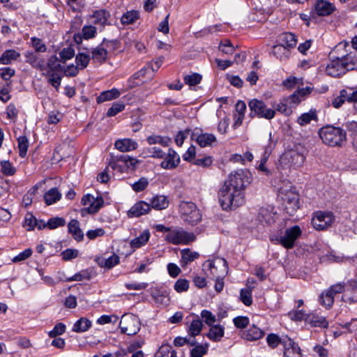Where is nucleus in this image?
I'll return each mask as SVG.
<instances>
[{
	"instance_id": "1",
	"label": "nucleus",
	"mask_w": 357,
	"mask_h": 357,
	"mask_svg": "<svg viewBox=\"0 0 357 357\" xmlns=\"http://www.w3.org/2000/svg\"><path fill=\"white\" fill-rule=\"evenodd\" d=\"M252 180V174L248 169H238L229 175L218 192L223 210L234 209L244 204V191Z\"/></svg>"
},
{
	"instance_id": "2",
	"label": "nucleus",
	"mask_w": 357,
	"mask_h": 357,
	"mask_svg": "<svg viewBox=\"0 0 357 357\" xmlns=\"http://www.w3.org/2000/svg\"><path fill=\"white\" fill-rule=\"evenodd\" d=\"M319 135L322 142L331 146H342L347 140L346 132L332 126L321 128Z\"/></svg>"
},
{
	"instance_id": "3",
	"label": "nucleus",
	"mask_w": 357,
	"mask_h": 357,
	"mask_svg": "<svg viewBox=\"0 0 357 357\" xmlns=\"http://www.w3.org/2000/svg\"><path fill=\"white\" fill-rule=\"evenodd\" d=\"M165 240L173 245H187L193 242L196 236L192 232H188L181 227L172 228L169 234H167Z\"/></svg>"
},
{
	"instance_id": "4",
	"label": "nucleus",
	"mask_w": 357,
	"mask_h": 357,
	"mask_svg": "<svg viewBox=\"0 0 357 357\" xmlns=\"http://www.w3.org/2000/svg\"><path fill=\"white\" fill-rule=\"evenodd\" d=\"M250 116L271 120L275 116V110L268 108L265 102L257 99H252L248 103Z\"/></svg>"
},
{
	"instance_id": "5",
	"label": "nucleus",
	"mask_w": 357,
	"mask_h": 357,
	"mask_svg": "<svg viewBox=\"0 0 357 357\" xmlns=\"http://www.w3.org/2000/svg\"><path fill=\"white\" fill-rule=\"evenodd\" d=\"M280 194L283 201L284 210L288 214L292 215L300 207L298 194L292 188L280 189Z\"/></svg>"
},
{
	"instance_id": "6",
	"label": "nucleus",
	"mask_w": 357,
	"mask_h": 357,
	"mask_svg": "<svg viewBox=\"0 0 357 357\" xmlns=\"http://www.w3.org/2000/svg\"><path fill=\"white\" fill-rule=\"evenodd\" d=\"M56 61L55 57L51 58L47 62V66L45 67V71L41 72L43 75L48 77V82L58 90L61 81V77L58 73L62 70V66Z\"/></svg>"
},
{
	"instance_id": "7",
	"label": "nucleus",
	"mask_w": 357,
	"mask_h": 357,
	"mask_svg": "<svg viewBox=\"0 0 357 357\" xmlns=\"http://www.w3.org/2000/svg\"><path fill=\"white\" fill-rule=\"evenodd\" d=\"M179 211L185 221L195 225L201 220L202 215L197 206L191 202H182L179 205Z\"/></svg>"
},
{
	"instance_id": "8",
	"label": "nucleus",
	"mask_w": 357,
	"mask_h": 357,
	"mask_svg": "<svg viewBox=\"0 0 357 357\" xmlns=\"http://www.w3.org/2000/svg\"><path fill=\"white\" fill-rule=\"evenodd\" d=\"M204 268H207L214 278H224L227 273V264L226 260L217 258L213 260H207L203 264Z\"/></svg>"
},
{
	"instance_id": "9",
	"label": "nucleus",
	"mask_w": 357,
	"mask_h": 357,
	"mask_svg": "<svg viewBox=\"0 0 357 357\" xmlns=\"http://www.w3.org/2000/svg\"><path fill=\"white\" fill-rule=\"evenodd\" d=\"M139 319L133 314L123 315L120 321V328L123 333L133 335L140 330Z\"/></svg>"
},
{
	"instance_id": "10",
	"label": "nucleus",
	"mask_w": 357,
	"mask_h": 357,
	"mask_svg": "<svg viewBox=\"0 0 357 357\" xmlns=\"http://www.w3.org/2000/svg\"><path fill=\"white\" fill-rule=\"evenodd\" d=\"M335 221V217L331 212H317L312 219L313 227L318 231H322L331 227Z\"/></svg>"
},
{
	"instance_id": "11",
	"label": "nucleus",
	"mask_w": 357,
	"mask_h": 357,
	"mask_svg": "<svg viewBox=\"0 0 357 357\" xmlns=\"http://www.w3.org/2000/svg\"><path fill=\"white\" fill-rule=\"evenodd\" d=\"M302 231L299 226L295 225L287 229L283 236L280 238V243L287 249L294 246L295 241L301 236Z\"/></svg>"
},
{
	"instance_id": "12",
	"label": "nucleus",
	"mask_w": 357,
	"mask_h": 357,
	"mask_svg": "<svg viewBox=\"0 0 357 357\" xmlns=\"http://www.w3.org/2000/svg\"><path fill=\"white\" fill-rule=\"evenodd\" d=\"M351 65L347 66V63L344 62V59L342 58H337L332 60L326 66V72L327 75L337 77L345 74L348 71V68H351Z\"/></svg>"
},
{
	"instance_id": "13",
	"label": "nucleus",
	"mask_w": 357,
	"mask_h": 357,
	"mask_svg": "<svg viewBox=\"0 0 357 357\" xmlns=\"http://www.w3.org/2000/svg\"><path fill=\"white\" fill-rule=\"evenodd\" d=\"M305 156L296 151H289L284 153L281 157L280 162L281 164H284V165L289 166H294L299 167L305 161Z\"/></svg>"
},
{
	"instance_id": "14",
	"label": "nucleus",
	"mask_w": 357,
	"mask_h": 357,
	"mask_svg": "<svg viewBox=\"0 0 357 357\" xmlns=\"http://www.w3.org/2000/svg\"><path fill=\"white\" fill-rule=\"evenodd\" d=\"M103 203L104 201L101 197H94L89 194L84 195L82 199V204L87 206L84 210L91 214L97 213L102 206Z\"/></svg>"
},
{
	"instance_id": "15",
	"label": "nucleus",
	"mask_w": 357,
	"mask_h": 357,
	"mask_svg": "<svg viewBox=\"0 0 357 357\" xmlns=\"http://www.w3.org/2000/svg\"><path fill=\"white\" fill-rule=\"evenodd\" d=\"M291 53L292 50L282 46L275 42V44L272 46L269 54L280 62H287L290 59Z\"/></svg>"
},
{
	"instance_id": "16",
	"label": "nucleus",
	"mask_w": 357,
	"mask_h": 357,
	"mask_svg": "<svg viewBox=\"0 0 357 357\" xmlns=\"http://www.w3.org/2000/svg\"><path fill=\"white\" fill-rule=\"evenodd\" d=\"M161 163L160 167L165 169H172L176 168L180 163V157L177 153L172 149H169L167 153H165V156Z\"/></svg>"
},
{
	"instance_id": "17",
	"label": "nucleus",
	"mask_w": 357,
	"mask_h": 357,
	"mask_svg": "<svg viewBox=\"0 0 357 357\" xmlns=\"http://www.w3.org/2000/svg\"><path fill=\"white\" fill-rule=\"evenodd\" d=\"M275 42L293 50L298 43V38L294 33L283 32L277 36Z\"/></svg>"
},
{
	"instance_id": "18",
	"label": "nucleus",
	"mask_w": 357,
	"mask_h": 357,
	"mask_svg": "<svg viewBox=\"0 0 357 357\" xmlns=\"http://www.w3.org/2000/svg\"><path fill=\"white\" fill-rule=\"evenodd\" d=\"M150 210L151 206L149 204L144 201H140L130 208L128 211V215L129 217H139L148 213Z\"/></svg>"
},
{
	"instance_id": "19",
	"label": "nucleus",
	"mask_w": 357,
	"mask_h": 357,
	"mask_svg": "<svg viewBox=\"0 0 357 357\" xmlns=\"http://www.w3.org/2000/svg\"><path fill=\"white\" fill-rule=\"evenodd\" d=\"M109 42L103 40L102 43L91 51V58L93 61L98 63H103L107 60V51L106 47L108 46Z\"/></svg>"
},
{
	"instance_id": "20",
	"label": "nucleus",
	"mask_w": 357,
	"mask_h": 357,
	"mask_svg": "<svg viewBox=\"0 0 357 357\" xmlns=\"http://www.w3.org/2000/svg\"><path fill=\"white\" fill-rule=\"evenodd\" d=\"M137 143L132 139L125 138L118 139L114 143V146L121 152H129L137 148Z\"/></svg>"
},
{
	"instance_id": "21",
	"label": "nucleus",
	"mask_w": 357,
	"mask_h": 357,
	"mask_svg": "<svg viewBox=\"0 0 357 357\" xmlns=\"http://www.w3.org/2000/svg\"><path fill=\"white\" fill-rule=\"evenodd\" d=\"M314 9L319 16H326L334 11L335 6L328 1L319 0L314 6Z\"/></svg>"
},
{
	"instance_id": "22",
	"label": "nucleus",
	"mask_w": 357,
	"mask_h": 357,
	"mask_svg": "<svg viewBox=\"0 0 357 357\" xmlns=\"http://www.w3.org/2000/svg\"><path fill=\"white\" fill-rule=\"evenodd\" d=\"M224 335L225 327L220 324H213L210 326V328L206 336L213 342H219L224 337Z\"/></svg>"
},
{
	"instance_id": "23",
	"label": "nucleus",
	"mask_w": 357,
	"mask_h": 357,
	"mask_svg": "<svg viewBox=\"0 0 357 357\" xmlns=\"http://www.w3.org/2000/svg\"><path fill=\"white\" fill-rule=\"evenodd\" d=\"M96 34V28L92 25H85L82 29V33H77L74 36L75 40L77 43H80L82 38L90 39L94 38Z\"/></svg>"
},
{
	"instance_id": "24",
	"label": "nucleus",
	"mask_w": 357,
	"mask_h": 357,
	"mask_svg": "<svg viewBox=\"0 0 357 357\" xmlns=\"http://www.w3.org/2000/svg\"><path fill=\"white\" fill-rule=\"evenodd\" d=\"M264 335V332L255 325L242 333V337L248 341H255L261 338Z\"/></svg>"
},
{
	"instance_id": "25",
	"label": "nucleus",
	"mask_w": 357,
	"mask_h": 357,
	"mask_svg": "<svg viewBox=\"0 0 357 357\" xmlns=\"http://www.w3.org/2000/svg\"><path fill=\"white\" fill-rule=\"evenodd\" d=\"M285 357H302L300 347L292 340L289 339L288 343L284 344Z\"/></svg>"
},
{
	"instance_id": "26",
	"label": "nucleus",
	"mask_w": 357,
	"mask_h": 357,
	"mask_svg": "<svg viewBox=\"0 0 357 357\" xmlns=\"http://www.w3.org/2000/svg\"><path fill=\"white\" fill-rule=\"evenodd\" d=\"M26 62L30 63L33 68L39 70L40 71H45V66L44 61L39 59L38 55L32 52H27L25 53Z\"/></svg>"
},
{
	"instance_id": "27",
	"label": "nucleus",
	"mask_w": 357,
	"mask_h": 357,
	"mask_svg": "<svg viewBox=\"0 0 357 357\" xmlns=\"http://www.w3.org/2000/svg\"><path fill=\"white\" fill-rule=\"evenodd\" d=\"M305 321L312 327L327 328L328 322L326 318L314 314H308L305 318Z\"/></svg>"
},
{
	"instance_id": "28",
	"label": "nucleus",
	"mask_w": 357,
	"mask_h": 357,
	"mask_svg": "<svg viewBox=\"0 0 357 357\" xmlns=\"http://www.w3.org/2000/svg\"><path fill=\"white\" fill-rule=\"evenodd\" d=\"M196 137V142L201 147L211 146L213 143L216 142V137L211 133H201L196 136L192 135V137Z\"/></svg>"
},
{
	"instance_id": "29",
	"label": "nucleus",
	"mask_w": 357,
	"mask_h": 357,
	"mask_svg": "<svg viewBox=\"0 0 357 357\" xmlns=\"http://www.w3.org/2000/svg\"><path fill=\"white\" fill-rule=\"evenodd\" d=\"M68 232L72 234L74 239L80 241L84 238V234L79 227L78 220H71L68 225Z\"/></svg>"
},
{
	"instance_id": "30",
	"label": "nucleus",
	"mask_w": 357,
	"mask_h": 357,
	"mask_svg": "<svg viewBox=\"0 0 357 357\" xmlns=\"http://www.w3.org/2000/svg\"><path fill=\"white\" fill-rule=\"evenodd\" d=\"M92 17L94 18V23L96 24H99L102 26H104L108 24L107 22L110 17V13L109 11L105 9H100L95 10L93 13Z\"/></svg>"
},
{
	"instance_id": "31",
	"label": "nucleus",
	"mask_w": 357,
	"mask_h": 357,
	"mask_svg": "<svg viewBox=\"0 0 357 357\" xmlns=\"http://www.w3.org/2000/svg\"><path fill=\"white\" fill-rule=\"evenodd\" d=\"M20 57V53L15 50H6L0 56V64L8 65Z\"/></svg>"
},
{
	"instance_id": "32",
	"label": "nucleus",
	"mask_w": 357,
	"mask_h": 357,
	"mask_svg": "<svg viewBox=\"0 0 357 357\" xmlns=\"http://www.w3.org/2000/svg\"><path fill=\"white\" fill-rule=\"evenodd\" d=\"M310 92V89L308 87L298 89L292 95L285 98V101L288 102L289 105H298L301 101V98Z\"/></svg>"
},
{
	"instance_id": "33",
	"label": "nucleus",
	"mask_w": 357,
	"mask_h": 357,
	"mask_svg": "<svg viewBox=\"0 0 357 357\" xmlns=\"http://www.w3.org/2000/svg\"><path fill=\"white\" fill-rule=\"evenodd\" d=\"M169 201L164 195H156L151 201L150 206L157 210H162L167 208Z\"/></svg>"
},
{
	"instance_id": "34",
	"label": "nucleus",
	"mask_w": 357,
	"mask_h": 357,
	"mask_svg": "<svg viewBox=\"0 0 357 357\" xmlns=\"http://www.w3.org/2000/svg\"><path fill=\"white\" fill-rule=\"evenodd\" d=\"M312 121H317V114L316 110H310L308 112L302 114L297 119V123L305 126L309 124Z\"/></svg>"
},
{
	"instance_id": "35",
	"label": "nucleus",
	"mask_w": 357,
	"mask_h": 357,
	"mask_svg": "<svg viewBox=\"0 0 357 357\" xmlns=\"http://www.w3.org/2000/svg\"><path fill=\"white\" fill-rule=\"evenodd\" d=\"M91 327V321L86 317H82L73 325V331L76 333H84Z\"/></svg>"
},
{
	"instance_id": "36",
	"label": "nucleus",
	"mask_w": 357,
	"mask_h": 357,
	"mask_svg": "<svg viewBox=\"0 0 357 357\" xmlns=\"http://www.w3.org/2000/svg\"><path fill=\"white\" fill-rule=\"evenodd\" d=\"M120 96V92L116 89H112L111 90H107L102 92L100 95L97 98L98 103H102L105 101L111 100L115 98H119Z\"/></svg>"
},
{
	"instance_id": "37",
	"label": "nucleus",
	"mask_w": 357,
	"mask_h": 357,
	"mask_svg": "<svg viewBox=\"0 0 357 357\" xmlns=\"http://www.w3.org/2000/svg\"><path fill=\"white\" fill-rule=\"evenodd\" d=\"M150 238V233L149 230H144L139 236L132 239L130 242V245L132 248H139L144 245Z\"/></svg>"
},
{
	"instance_id": "38",
	"label": "nucleus",
	"mask_w": 357,
	"mask_h": 357,
	"mask_svg": "<svg viewBox=\"0 0 357 357\" xmlns=\"http://www.w3.org/2000/svg\"><path fill=\"white\" fill-rule=\"evenodd\" d=\"M203 323L198 317H197L195 319L192 320L189 326L188 335L191 338L195 339V337L201 333Z\"/></svg>"
},
{
	"instance_id": "39",
	"label": "nucleus",
	"mask_w": 357,
	"mask_h": 357,
	"mask_svg": "<svg viewBox=\"0 0 357 357\" xmlns=\"http://www.w3.org/2000/svg\"><path fill=\"white\" fill-rule=\"evenodd\" d=\"M61 197L57 188H51L44 195V199L47 205H51L59 201Z\"/></svg>"
},
{
	"instance_id": "40",
	"label": "nucleus",
	"mask_w": 357,
	"mask_h": 357,
	"mask_svg": "<svg viewBox=\"0 0 357 357\" xmlns=\"http://www.w3.org/2000/svg\"><path fill=\"white\" fill-rule=\"evenodd\" d=\"M139 18V12L135 10H132L127 11L122 15L121 22L124 25H128L135 23Z\"/></svg>"
},
{
	"instance_id": "41",
	"label": "nucleus",
	"mask_w": 357,
	"mask_h": 357,
	"mask_svg": "<svg viewBox=\"0 0 357 357\" xmlns=\"http://www.w3.org/2000/svg\"><path fill=\"white\" fill-rule=\"evenodd\" d=\"M275 214L266 208H261L259 213L258 219L262 223L271 225L275 222Z\"/></svg>"
},
{
	"instance_id": "42",
	"label": "nucleus",
	"mask_w": 357,
	"mask_h": 357,
	"mask_svg": "<svg viewBox=\"0 0 357 357\" xmlns=\"http://www.w3.org/2000/svg\"><path fill=\"white\" fill-rule=\"evenodd\" d=\"M146 140L150 145L159 144L163 146H167L170 142V139L169 137H162L160 135L149 136Z\"/></svg>"
},
{
	"instance_id": "43",
	"label": "nucleus",
	"mask_w": 357,
	"mask_h": 357,
	"mask_svg": "<svg viewBox=\"0 0 357 357\" xmlns=\"http://www.w3.org/2000/svg\"><path fill=\"white\" fill-rule=\"evenodd\" d=\"M181 254V262L186 265L188 263L194 261L199 257V254L196 252H192L189 249L182 250Z\"/></svg>"
},
{
	"instance_id": "44",
	"label": "nucleus",
	"mask_w": 357,
	"mask_h": 357,
	"mask_svg": "<svg viewBox=\"0 0 357 357\" xmlns=\"http://www.w3.org/2000/svg\"><path fill=\"white\" fill-rule=\"evenodd\" d=\"M17 145L19 149V155L22 158H24L26 155L28 147H29V140L26 136H20L17 139Z\"/></svg>"
},
{
	"instance_id": "45",
	"label": "nucleus",
	"mask_w": 357,
	"mask_h": 357,
	"mask_svg": "<svg viewBox=\"0 0 357 357\" xmlns=\"http://www.w3.org/2000/svg\"><path fill=\"white\" fill-rule=\"evenodd\" d=\"M1 171L5 176H13L16 172L15 167L9 160H3L0 163Z\"/></svg>"
},
{
	"instance_id": "46",
	"label": "nucleus",
	"mask_w": 357,
	"mask_h": 357,
	"mask_svg": "<svg viewBox=\"0 0 357 357\" xmlns=\"http://www.w3.org/2000/svg\"><path fill=\"white\" fill-rule=\"evenodd\" d=\"M119 263V257L115 254L112 255L107 259H102L99 264L102 267H105L107 268H112L114 266L117 265Z\"/></svg>"
},
{
	"instance_id": "47",
	"label": "nucleus",
	"mask_w": 357,
	"mask_h": 357,
	"mask_svg": "<svg viewBox=\"0 0 357 357\" xmlns=\"http://www.w3.org/2000/svg\"><path fill=\"white\" fill-rule=\"evenodd\" d=\"M208 344H205L196 345L191 351V357H203L208 351Z\"/></svg>"
},
{
	"instance_id": "48",
	"label": "nucleus",
	"mask_w": 357,
	"mask_h": 357,
	"mask_svg": "<svg viewBox=\"0 0 357 357\" xmlns=\"http://www.w3.org/2000/svg\"><path fill=\"white\" fill-rule=\"evenodd\" d=\"M65 224V219L61 217L51 218L47 222V228L50 229H55L58 227L64 226Z\"/></svg>"
},
{
	"instance_id": "49",
	"label": "nucleus",
	"mask_w": 357,
	"mask_h": 357,
	"mask_svg": "<svg viewBox=\"0 0 357 357\" xmlns=\"http://www.w3.org/2000/svg\"><path fill=\"white\" fill-rule=\"evenodd\" d=\"M240 299L247 306L252 305V289H242L240 292Z\"/></svg>"
},
{
	"instance_id": "50",
	"label": "nucleus",
	"mask_w": 357,
	"mask_h": 357,
	"mask_svg": "<svg viewBox=\"0 0 357 357\" xmlns=\"http://www.w3.org/2000/svg\"><path fill=\"white\" fill-rule=\"evenodd\" d=\"M184 82L190 86H195L200 83L202 80V76L198 73H192L190 75H186L183 77Z\"/></svg>"
},
{
	"instance_id": "51",
	"label": "nucleus",
	"mask_w": 357,
	"mask_h": 357,
	"mask_svg": "<svg viewBox=\"0 0 357 357\" xmlns=\"http://www.w3.org/2000/svg\"><path fill=\"white\" fill-rule=\"evenodd\" d=\"M266 342H267L268 345L270 347H271L272 349L276 348L280 344H283L284 345V344L287 343V342H284L280 338V337L275 333L268 334L266 337Z\"/></svg>"
},
{
	"instance_id": "52",
	"label": "nucleus",
	"mask_w": 357,
	"mask_h": 357,
	"mask_svg": "<svg viewBox=\"0 0 357 357\" xmlns=\"http://www.w3.org/2000/svg\"><path fill=\"white\" fill-rule=\"evenodd\" d=\"M319 301L321 305L326 308H329L333 304L334 297L331 294H328V290H326L321 294Z\"/></svg>"
},
{
	"instance_id": "53",
	"label": "nucleus",
	"mask_w": 357,
	"mask_h": 357,
	"mask_svg": "<svg viewBox=\"0 0 357 357\" xmlns=\"http://www.w3.org/2000/svg\"><path fill=\"white\" fill-rule=\"evenodd\" d=\"M90 61V56L89 54L84 53H79L76 56L75 61L79 69H84L86 68Z\"/></svg>"
},
{
	"instance_id": "54",
	"label": "nucleus",
	"mask_w": 357,
	"mask_h": 357,
	"mask_svg": "<svg viewBox=\"0 0 357 357\" xmlns=\"http://www.w3.org/2000/svg\"><path fill=\"white\" fill-rule=\"evenodd\" d=\"M117 162L124 163L128 167L134 168L139 162V160L129 155H121L116 158Z\"/></svg>"
},
{
	"instance_id": "55",
	"label": "nucleus",
	"mask_w": 357,
	"mask_h": 357,
	"mask_svg": "<svg viewBox=\"0 0 357 357\" xmlns=\"http://www.w3.org/2000/svg\"><path fill=\"white\" fill-rule=\"evenodd\" d=\"M213 163V158L211 156H204L202 158H197L194 159L192 161V164L202 167H208Z\"/></svg>"
},
{
	"instance_id": "56",
	"label": "nucleus",
	"mask_w": 357,
	"mask_h": 357,
	"mask_svg": "<svg viewBox=\"0 0 357 357\" xmlns=\"http://www.w3.org/2000/svg\"><path fill=\"white\" fill-rule=\"evenodd\" d=\"M174 344L176 347H182L185 344L194 346L196 344V341L194 338H191L190 336L186 337H177L174 339Z\"/></svg>"
},
{
	"instance_id": "57",
	"label": "nucleus",
	"mask_w": 357,
	"mask_h": 357,
	"mask_svg": "<svg viewBox=\"0 0 357 357\" xmlns=\"http://www.w3.org/2000/svg\"><path fill=\"white\" fill-rule=\"evenodd\" d=\"M148 185L149 180L145 177H142L132 185V188L134 191L139 192L145 190Z\"/></svg>"
},
{
	"instance_id": "58",
	"label": "nucleus",
	"mask_w": 357,
	"mask_h": 357,
	"mask_svg": "<svg viewBox=\"0 0 357 357\" xmlns=\"http://www.w3.org/2000/svg\"><path fill=\"white\" fill-rule=\"evenodd\" d=\"M201 317L208 326L213 325L216 321L215 316L207 310H203L201 312Z\"/></svg>"
},
{
	"instance_id": "59",
	"label": "nucleus",
	"mask_w": 357,
	"mask_h": 357,
	"mask_svg": "<svg viewBox=\"0 0 357 357\" xmlns=\"http://www.w3.org/2000/svg\"><path fill=\"white\" fill-rule=\"evenodd\" d=\"M165 156V153L158 147H150L147 149V157L162 159Z\"/></svg>"
},
{
	"instance_id": "60",
	"label": "nucleus",
	"mask_w": 357,
	"mask_h": 357,
	"mask_svg": "<svg viewBox=\"0 0 357 357\" xmlns=\"http://www.w3.org/2000/svg\"><path fill=\"white\" fill-rule=\"evenodd\" d=\"M349 90L352 91L349 92L347 89L342 90V96L347 98V102H354L355 105H357V89L354 90V88H349Z\"/></svg>"
},
{
	"instance_id": "61",
	"label": "nucleus",
	"mask_w": 357,
	"mask_h": 357,
	"mask_svg": "<svg viewBox=\"0 0 357 357\" xmlns=\"http://www.w3.org/2000/svg\"><path fill=\"white\" fill-rule=\"evenodd\" d=\"M174 287L178 293L187 291L189 289V282L186 279H178L175 282Z\"/></svg>"
},
{
	"instance_id": "62",
	"label": "nucleus",
	"mask_w": 357,
	"mask_h": 357,
	"mask_svg": "<svg viewBox=\"0 0 357 357\" xmlns=\"http://www.w3.org/2000/svg\"><path fill=\"white\" fill-rule=\"evenodd\" d=\"M31 42L33 47L37 52H45L47 50L46 45L42 42V40L36 37H32Z\"/></svg>"
},
{
	"instance_id": "63",
	"label": "nucleus",
	"mask_w": 357,
	"mask_h": 357,
	"mask_svg": "<svg viewBox=\"0 0 357 357\" xmlns=\"http://www.w3.org/2000/svg\"><path fill=\"white\" fill-rule=\"evenodd\" d=\"M66 326L63 323L56 324L54 328L48 333L50 337H56L65 333Z\"/></svg>"
},
{
	"instance_id": "64",
	"label": "nucleus",
	"mask_w": 357,
	"mask_h": 357,
	"mask_svg": "<svg viewBox=\"0 0 357 357\" xmlns=\"http://www.w3.org/2000/svg\"><path fill=\"white\" fill-rule=\"evenodd\" d=\"M172 347L167 344H162L158 349L155 357H169Z\"/></svg>"
}]
</instances>
